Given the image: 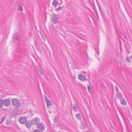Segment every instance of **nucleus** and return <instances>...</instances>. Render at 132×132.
Wrapping results in <instances>:
<instances>
[{"label": "nucleus", "mask_w": 132, "mask_h": 132, "mask_svg": "<svg viewBox=\"0 0 132 132\" xmlns=\"http://www.w3.org/2000/svg\"><path fill=\"white\" fill-rule=\"evenodd\" d=\"M12 105L16 108H19L20 106L21 103L20 101L18 99L15 98L12 100Z\"/></svg>", "instance_id": "1"}, {"label": "nucleus", "mask_w": 132, "mask_h": 132, "mask_svg": "<svg viewBox=\"0 0 132 132\" xmlns=\"http://www.w3.org/2000/svg\"><path fill=\"white\" fill-rule=\"evenodd\" d=\"M37 126V128L40 130L42 131H44L45 128V127L44 124L43 123H38V124L36 125Z\"/></svg>", "instance_id": "2"}, {"label": "nucleus", "mask_w": 132, "mask_h": 132, "mask_svg": "<svg viewBox=\"0 0 132 132\" xmlns=\"http://www.w3.org/2000/svg\"><path fill=\"white\" fill-rule=\"evenodd\" d=\"M3 105L6 106H8L11 104V101L8 99H5L4 100H3Z\"/></svg>", "instance_id": "3"}, {"label": "nucleus", "mask_w": 132, "mask_h": 132, "mask_svg": "<svg viewBox=\"0 0 132 132\" xmlns=\"http://www.w3.org/2000/svg\"><path fill=\"white\" fill-rule=\"evenodd\" d=\"M12 39L13 40H18L20 39V36L18 33H16L13 35Z\"/></svg>", "instance_id": "4"}, {"label": "nucleus", "mask_w": 132, "mask_h": 132, "mask_svg": "<svg viewBox=\"0 0 132 132\" xmlns=\"http://www.w3.org/2000/svg\"><path fill=\"white\" fill-rule=\"evenodd\" d=\"M58 16L55 14H53L52 16V22L54 23H55L57 22Z\"/></svg>", "instance_id": "5"}, {"label": "nucleus", "mask_w": 132, "mask_h": 132, "mask_svg": "<svg viewBox=\"0 0 132 132\" xmlns=\"http://www.w3.org/2000/svg\"><path fill=\"white\" fill-rule=\"evenodd\" d=\"M32 124H35L36 125L39 123L40 122V119L38 118H36L33 119L31 120Z\"/></svg>", "instance_id": "6"}, {"label": "nucleus", "mask_w": 132, "mask_h": 132, "mask_svg": "<svg viewBox=\"0 0 132 132\" xmlns=\"http://www.w3.org/2000/svg\"><path fill=\"white\" fill-rule=\"evenodd\" d=\"M19 121V122L21 123H25L27 121V119L26 117H22L20 118Z\"/></svg>", "instance_id": "7"}, {"label": "nucleus", "mask_w": 132, "mask_h": 132, "mask_svg": "<svg viewBox=\"0 0 132 132\" xmlns=\"http://www.w3.org/2000/svg\"><path fill=\"white\" fill-rule=\"evenodd\" d=\"M45 101L47 103V107L48 108L50 106L52 105L51 101L47 97L45 96Z\"/></svg>", "instance_id": "8"}, {"label": "nucleus", "mask_w": 132, "mask_h": 132, "mask_svg": "<svg viewBox=\"0 0 132 132\" xmlns=\"http://www.w3.org/2000/svg\"><path fill=\"white\" fill-rule=\"evenodd\" d=\"M78 78L80 80L82 81L88 80L87 79H86V76L83 74H81L79 75Z\"/></svg>", "instance_id": "9"}, {"label": "nucleus", "mask_w": 132, "mask_h": 132, "mask_svg": "<svg viewBox=\"0 0 132 132\" xmlns=\"http://www.w3.org/2000/svg\"><path fill=\"white\" fill-rule=\"evenodd\" d=\"M32 124V122L30 121H28L26 124L27 127L29 128L31 127Z\"/></svg>", "instance_id": "10"}, {"label": "nucleus", "mask_w": 132, "mask_h": 132, "mask_svg": "<svg viewBox=\"0 0 132 132\" xmlns=\"http://www.w3.org/2000/svg\"><path fill=\"white\" fill-rule=\"evenodd\" d=\"M120 102L123 105H126V100L123 98L120 100Z\"/></svg>", "instance_id": "11"}, {"label": "nucleus", "mask_w": 132, "mask_h": 132, "mask_svg": "<svg viewBox=\"0 0 132 132\" xmlns=\"http://www.w3.org/2000/svg\"><path fill=\"white\" fill-rule=\"evenodd\" d=\"M122 95L120 93L118 94L117 95L116 98L118 99H120V100L123 98L122 97Z\"/></svg>", "instance_id": "12"}, {"label": "nucleus", "mask_w": 132, "mask_h": 132, "mask_svg": "<svg viewBox=\"0 0 132 132\" xmlns=\"http://www.w3.org/2000/svg\"><path fill=\"white\" fill-rule=\"evenodd\" d=\"M18 10L20 11H23L22 6L20 3L18 4Z\"/></svg>", "instance_id": "13"}, {"label": "nucleus", "mask_w": 132, "mask_h": 132, "mask_svg": "<svg viewBox=\"0 0 132 132\" xmlns=\"http://www.w3.org/2000/svg\"><path fill=\"white\" fill-rule=\"evenodd\" d=\"M76 116L77 119L78 120H80L81 118V116L79 113L76 114Z\"/></svg>", "instance_id": "14"}, {"label": "nucleus", "mask_w": 132, "mask_h": 132, "mask_svg": "<svg viewBox=\"0 0 132 132\" xmlns=\"http://www.w3.org/2000/svg\"><path fill=\"white\" fill-rule=\"evenodd\" d=\"M58 2L57 0H54L52 3V4L53 6L57 5L58 4Z\"/></svg>", "instance_id": "15"}, {"label": "nucleus", "mask_w": 132, "mask_h": 132, "mask_svg": "<svg viewBox=\"0 0 132 132\" xmlns=\"http://www.w3.org/2000/svg\"><path fill=\"white\" fill-rule=\"evenodd\" d=\"M130 58L129 57H126V60L129 63H131V61L130 60Z\"/></svg>", "instance_id": "16"}, {"label": "nucleus", "mask_w": 132, "mask_h": 132, "mask_svg": "<svg viewBox=\"0 0 132 132\" xmlns=\"http://www.w3.org/2000/svg\"><path fill=\"white\" fill-rule=\"evenodd\" d=\"M62 7L59 6V7L58 8L55 9V10L56 11H59L60 10H62Z\"/></svg>", "instance_id": "17"}, {"label": "nucleus", "mask_w": 132, "mask_h": 132, "mask_svg": "<svg viewBox=\"0 0 132 132\" xmlns=\"http://www.w3.org/2000/svg\"><path fill=\"white\" fill-rule=\"evenodd\" d=\"M74 105L75 106H74L73 107V110L74 111H76L77 110V109L76 108V107L75 106L76 104H74Z\"/></svg>", "instance_id": "18"}, {"label": "nucleus", "mask_w": 132, "mask_h": 132, "mask_svg": "<svg viewBox=\"0 0 132 132\" xmlns=\"http://www.w3.org/2000/svg\"><path fill=\"white\" fill-rule=\"evenodd\" d=\"M88 88V92L90 93V87L89 86V85H88L87 86Z\"/></svg>", "instance_id": "19"}, {"label": "nucleus", "mask_w": 132, "mask_h": 132, "mask_svg": "<svg viewBox=\"0 0 132 132\" xmlns=\"http://www.w3.org/2000/svg\"><path fill=\"white\" fill-rule=\"evenodd\" d=\"M34 132H41V131L39 129H36L34 131Z\"/></svg>", "instance_id": "20"}, {"label": "nucleus", "mask_w": 132, "mask_h": 132, "mask_svg": "<svg viewBox=\"0 0 132 132\" xmlns=\"http://www.w3.org/2000/svg\"><path fill=\"white\" fill-rule=\"evenodd\" d=\"M37 43L36 42H35V45H36V47H37V48L38 50H39V47H37Z\"/></svg>", "instance_id": "21"}, {"label": "nucleus", "mask_w": 132, "mask_h": 132, "mask_svg": "<svg viewBox=\"0 0 132 132\" xmlns=\"http://www.w3.org/2000/svg\"><path fill=\"white\" fill-rule=\"evenodd\" d=\"M57 119H58V118L57 117L55 118L54 119V120L55 121L57 122L58 121Z\"/></svg>", "instance_id": "22"}, {"label": "nucleus", "mask_w": 132, "mask_h": 132, "mask_svg": "<svg viewBox=\"0 0 132 132\" xmlns=\"http://www.w3.org/2000/svg\"><path fill=\"white\" fill-rule=\"evenodd\" d=\"M38 70H39V71L40 73V74H41V75L42 76L43 75V74H42V71H41V70H39V69H38Z\"/></svg>", "instance_id": "23"}, {"label": "nucleus", "mask_w": 132, "mask_h": 132, "mask_svg": "<svg viewBox=\"0 0 132 132\" xmlns=\"http://www.w3.org/2000/svg\"><path fill=\"white\" fill-rule=\"evenodd\" d=\"M81 122L82 123V125H83V126H84V127L85 128H86L85 126L84 125V124L83 123L82 121H81Z\"/></svg>", "instance_id": "24"}, {"label": "nucleus", "mask_w": 132, "mask_h": 132, "mask_svg": "<svg viewBox=\"0 0 132 132\" xmlns=\"http://www.w3.org/2000/svg\"><path fill=\"white\" fill-rule=\"evenodd\" d=\"M5 119L4 117H3L2 119V122H3L4 121V119Z\"/></svg>", "instance_id": "25"}, {"label": "nucleus", "mask_w": 132, "mask_h": 132, "mask_svg": "<svg viewBox=\"0 0 132 132\" xmlns=\"http://www.w3.org/2000/svg\"><path fill=\"white\" fill-rule=\"evenodd\" d=\"M116 90L118 92H119V90L118 89L117 87L116 86Z\"/></svg>", "instance_id": "26"}, {"label": "nucleus", "mask_w": 132, "mask_h": 132, "mask_svg": "<svg viewBox=\"0 0 132 132\" xmlns=\"http://www.w3.org/2000/svg\"><path fill=\"white\" fill-rule=\"evenodd\" d=\"M16 51L18 53L19 52V51H18V49H16Z\"/></svg>", "instance_id": "27"}, {"label": "nucleus", "mask_w": 132, "mask_h": 132, "mask_svg": "<svg viewBox=\"0 0 132 132\" xmlns=\"http://www.w3.org/2000/svg\"><path fill=\"white\" fill-rule=\"evenodd\" d=\"M42 37L43 38V39H44L43 36V35H42Z\"/></svg>", "instance_id": "28"}, {"label": "nucleus", "mask_w": 132, "mask_h": 132, "mask_svg": "<svg viewBox=\"0 0 132 132\" xmlns=\"http://www.w3.org/2000/svg\"><path fill=\"white\" fill-rule=\"evenodd\" d=\"M130 57L132 59V56L131 55L130 56Z\"/></svg>", "instance_id": "29"}, {"label": "nucleus", "mask_w": 132, "mask_h": 132, "mask_svg": "<svg viewBox=\"0 0 132 132\" xmlns=\"http://www.w3.org/2000/svg\"><path fill=\"white\" fill-rule=\"evenodd\" d=\"M2 122L0 121V124H1L2 123Z\"/></svg>", "instance_id": "30"}]
</instances>
